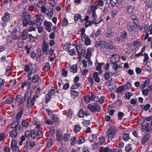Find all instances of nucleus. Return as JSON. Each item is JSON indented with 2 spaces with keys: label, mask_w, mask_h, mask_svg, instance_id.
I'll use <instances>...</instances> for the list:
<instances>
[{
  "label": "nucleus",
  "mask_w": 152,
  "mask_h": 152,
  "mask_svg": "<svg viewBox=\"0 0 152 152\" xmlns=\"http://www.w3.org/2000/svg\"><path fill=\"white\" fill-rule=\"evenodd\" d=\"M118 131V129L114 126L111 127L106 132L107 136L109 140H111L114 138V136Z\"/></svg>",
  "instance_id": "nucleus-1"
},
{
  "label": "nucleus",
  "mask_w": 152,
  "mask_h": 152,
  "mask_svg": "<svg viewBox=\"0 0 152 152\" xmlns=\"http://www.w3.org/2000/svg\"><path fill=\"white\" fill-rule=\"evenodd\" d=\"M31 72L28 73L27 75L28 79L29 80H31V82L34 83H37L39 82V76L38 75H33V77H31V75L33 74L34 73L35 71L34 70H30Z\"/></svg>",
  "instance_id": "nucleus-2"
},
{
  "label": "nucleus",
  "mask_w": 152,
  "mask_h": 152,
  "mask_svg": "<svg viewBox=\"0 0 152 152\" xmlns=\"http://www.w3.org/2000/svg\"><path fill=\"white\" fill-rule=\"evenodd\" d=\"M141 129L142 131L145 132H149L152 130V124L147 122H144L141 126Z\"/></svg>",
  "instance_id": "nucleus-3"
},
{
  "label": "nucleus",
  "mask_w": 152,
  "mask_h": 152,
  "mask_svg": "<svg viewBox=\"0 0 152 152\" xmlns=\"http://www.w3.org/2000/svg\"><path fill=\"white\" fill-rule=\"evenodd\" d=\"M87 108L92 112L96 111L100 112V105L96 103H94L92 104H89L87 107Z\"/></svg>",
  "instance_id": "nucleus-4"
},
{
  "label": "nucleus",
  "mask_w": 152,
  "mask_h": 152,
  "mask_svg": "<svg viewBox=\"0 0 152 152\" xmlns=\"http://www.w3.org/2000/svg\"><path fill=\"white\" fill-rule=\"evenodd\" d=\"M27 30L28 32L33 31V35H32L31 33L28 34L29 38L31 40L33 41L34 39L37 38L38 35L37 34L36 31L35 27L33 26H30L27 29Z\"/></svg>",
  "instance_id": "nucleus-5"
},
{
  "label": "nucleus",
  "mask_w": 152,
  "mask_h": 152,
  "mask_svg": "<svg viewBox=\"0 0 152 152\" xmlns=\"http://www.w3.org/2000/svg\"><path fill=\"white\" fill-rule=\"evenodd\" d=\"M19 121L16 119L11 125L10 127L12 129H15L17 130L20 131L23 129V127L19 125Z\"/></svg>",
  "instance_id": "nucleus-6"
},
{
  "label": "nucleus",
  "mask_w": 152,
  "mask_h": 152,
  "mask_svg": "<svg viewBox=\"0 0 152 152\" xmlns=\"http://www.w3.org/2000/svg\"><path fill=\"white\" fill-rule=\"evenodd\" d=\"M42 17L41 14H37L36 15V19L33 21V23L35 25H36L37 27L40 26L42 23Z\"/></svg>",
  "instance_id": "nucleus-7"
},
{
  "label": "nucleus",
  "mask_w": 152,
  "mask_h": 152,
  "mask_svg": "<svg viewBox=\"0 0 152 152\" xmlns=\"http://www.w3.org/2000/svg\"><path fill=\"white\" fill-rule=\"evenodd\" d=\"M38 97V95L34 96L32 98L26 101L27 102V105L26 107L28 108H29L30 107H32L34 105V102L36 98Z\"/></svg>",
  "instance_id": "nucleus-8"
},
{
  "label": "nucleus",
  "mask_w": 152,
  "mask_h": 152,
  "mask_svg": "<svg viewBox=\"0 0 152 152\" xmlns=\"http://www.w3.org/2000/svg\"><path fill=\"white\" fill-rule=\"evenodd\" d=\"M22 18L23 20H30L31 18L30 13L26 11L23 12L22 15Z\"/></svg>",
  "instance_id": "nucleus-9"
},
{
  "label": "nucleus",
  "mask_w": 152,
  "mask_h": 152,
  "mask_svg": "<svg viewBox=\"0 0 152 152\" xmlns=\"http://www.w3.org/2000/svg\"><path fill=\"white\" fill-rule=\"evenodd\" d=\"M90 95H87L85 97L84 99V101L86 103H88L90 101L92 100L94 96V94L93 92H91Z\"/></svg>",
  "instance_id": "nucleus-10"
},
{
  "label": "nucleus",
  "mask_w": 152,
  "mask_h": 152,
  "mask_svg": "<svg viewBox=\"0 0 152 152\" xmlns=\"http://www.w3.org/2000/svg\"><path fill=\"white\" fill-rule=\"evenodd\" d=\"M44 25L46 27V28L47 30L49 32L51 31V27H52V23L49 22L45 20L43 22Z\"/></svg>",
  "instance_id": "nucleus-11"
},
{
  "label": "nucleus",
  "mask_w": 152,
  "mask_h": 152,
  "mask_svg": "<svg viewBox=\"0 0 152 152\" xmlns=\"http://www.w3.org/2000/svg\"><path fill=\"white\" fill-rule=\"evenodd\" d=\"M49 50V45L46 42H44L42 45V51L44 54L47 55L48 54Z\"/></svg>",
  "instance_id": "nucleus-12"
},
{
  "label": "nucleus",
  "mask_w": 152,
  "mask_h": 152,
  "mask_svg": "<svg viewBox=\"0 0 152 152\" xmlns=\"http://www.w3.org/2000/svg\"><path fill=\"white\" fill-rule=\"evenodd\" d=\"M152 90V86H149L146 89H142V94L145 96H147L148 95L149 92L151 91Z\"/></svg>",
  "instance_id": "nucleus-13"
},
{
  "label": "nucleus",
  "mask_w": 152,
  "mask_h": 152,
  "mask_svg": "<svg viewBox=\"0 0 152 152\" xmlns=\"http://www.w3.org/2000/svg\"><path fill=\"white\" fill-rule=\"evenodd\" d=\"M11 148L13 152H20L19 148L16 146V144L13 141L11 142Z\"/></svg>",
  "instance_id": "nucleus-14"
},
{
  "label": "nucleus",
  "mask_w": 152,
  "mask_h": 152,
  "mask_svg": "<svg viewBox=\"0 0 152 152\" xmlns=\"http://www.w3.org/2000/svg\"><path fill=\"white\" fill-rule=\"evenodd\" d=\"M28 34L27 29H26L24 30L21 34V37L22 40H26L27 39Z\"/></svg>",
  "instance_id": "nucleus-15"
},
{
  "label": "nucleus",
  "mask_w": 152,
  "mask_h": 152,
  "mask_svg": "<svg viewBox=\"0 0 152 152\" xmlns=\"http://www.w3.org/2000/svg\"><path fill=\"white\" fill-rule=\"evenodd\" d=\"M114 34V32L112 31L110 28H108L107 29V31L104 33V35L107 37H110L113 36Z\"/></svg>",
  "instance_id": "nucleus-16"
},
{
  "label": "nucleus",
  "mask_w": 152,
  "mask_h": 152,
  "mask_svg": "<svg viewBox=\"0 0 152 152\" xmlns=\"http://www.w3.org/2000/svg\"><path fill=\"white\" fill-rule=\"evenodd\" d=\"M110 58L111 61L112 63H115L119 60V56L116 54H114Z\"/></svg>",
  "instance_id": "nucleus-17"
},
{
  "label": "nucleus",
  "mask_w": 152,
  "mask_h": 152,
  "mask_svg": "<svg viewBox=\"0 0 152 152\" xmlns=\"http://www.w3.org/2000/svg\"><path fill=\"white\" fill-rule=\"evenodd\" d=\"M10 19V15L8 12L5 13L4 15L1 18V20L3 22H7Z\"/></svg>",
  "instance_id": "nucleus-18"
},
{
  "label": "nucleus",
  "mask_w": 152,
  "mask_h": 152,
  "mask_svg": "<svg viewBox=\"0 0 152 152\" xmlns=\"http://www.w3.org/2000/svg\"><path fill=\"white\" fill-rule=\"evenodd\" d=\"M6 86L4 80L0 78V91H3L5 89Z\"/></svg>",
  "instance_id": "nucleus-19"
},
{
  "label": "nucleus",
  "mask_w": 152,
  "mask_h": 152,
  "mask_svg": "<svg viewBox=\"0 0 152 152\" xmlns=\"http://www.w3.org/2000/svg\"><path fill=\"white\" fill-rule=\"evenodd\" d=\"M18 131L16 129L12 130L10 133V136L12 138H15L17 137L18 134Z\"/></svg>",
  "instance_id": "nucleus-20"
},
{
  "label": "nucleus",
  "mask_w": 152,
  "mask_h": 152,
  "mask_svg": "<svg viewBox=\"0 0 152 152\" xmlns=\"http://www.w3.org/2000/svg\"><path fill=\"white\" fill-rule=\"evenodd\" d=\"M15 100L17 102H19L18 104L19 106L23 103L24 101L23 100V98L20 95L17 96L15 98Z\"/></svg>",
  "instance_id": "nucleus-21"
},
{
  "label": "nucleus",
  "mask_w": 152,
  "mask_h": 152,
  "mask_svg": "<svg viewBox=\"0 0 152 152\" xmlns=\"http://www.w3.org/2000/svg\"><path fill=\"white\" fill-rule=\"evenodd\" d=\"M54 9L53 8H48L47 10V12H46V14L49 17H52L53 15V11Z\"/></svg>",
  "instance_id": "nucleus-22"
},
{
  "label": "nucleus",
  "mask_w": 152,
  "mask_h": 152,
  "mask_svg": "<svg viewBox=\"0 0 152 152\" xmlns=\"http://www.w3.org/2000/svg\"><path fill=\"white\" fill-rule=\"evenodd\" d=\"M79 20V22L82 23L83 22V20L82 19V16L80 14H76L75 15L74 17V20L75 21H77Z\"/></svg>",
  "instance_id": "nucleus-23"
},
{
  "label": "nucleus",
  "mask_w": 152,
  "mask_h": 152,
  "mask_svg": "<svg viewBox=\"0 0 152 152\" xmlns=\"http://www.w3.org/2000/svg\"><path fill=\"white\" fill-rule=\"evenodd\" d=\"M77 66L76 65H73L70 66L69 69L70 72L74 74L76 73L77 71Z\"/></svg>",
  "instance_id": "nucleus-24"
},
{
  "label": "nucleus",
  "mask_w": 152,
  "mask_h": 152,
  "mask_svg": "<svg viewBox=\"0 0 152 152\" xmlns=\"http://www.w3.org/2000/svg\"><path fill=\"white\" fill-rule=\"evenodd\" d=\"M84 39V44L86 45H89L91 43V40L90 38H89L88 36L84 37H83V39Z\"/></svg>",
  "instance_id": "nucleus-25"
},
{
  "label": "nucleus",
  "mask_w": 152,
  "mask_h": 152,
  "mask_svg": "<svg viewBox=\"0 0 152 152\" xmlns=\"http://www.w3.org/2000/svg\"><path fill=\"white\" fill-rule=\"evenodd\" d=\"M70 92L72 98L74 99L78 96L79 93L78 92L74 90H71Z\"/></svg>",
  "instance_id": "nucleus-26"
},
{
  "label": "nucleus",
  "mask_w": 152,
  "mask_h": 152,
  "mask_svg": "<svg viewBox=\"0 0 152 152\" xmlns=\"http://www.w3.org/2000/svg\"><path fill=\"white\" fill-rule=\"evenodd\" d=\"M120 36L123 41H125L127 39V33L125 31H123L121 32Z\"/></svg>",
  "instance_id": "nucleus-27"
},
{
  "label": "nucleus",
  "mask_w": 152,
  "mask_h": 152,
  "mask_svg": "<svg viewBox=\"0 0 152 152\" xmlns=\"http://www.w3.org/2000/svg\"><path fill=\"white\" fill-rule=\"evenodd\" d=\"M31 93L29 92H26L24 96V101H26L31 99Z\"/></svg>",
  "instance_id": "nucleus-28"
},
{
  "label": "nucleus",
  "mask_w": 152,
  "mask_h": 152,
  "mask_svg": "<svg viewBox=\"0 0 152 152\" xmlns=\"http://www.w3.org/2000/svg\"><path fill=\"white\" fill-rule=\"evenodd\" d=\"M122 134L123 139L125 141H127L129 139V134L123 132Z\"/></svg>",
  "instance_id": "nucleus-29"
},
{
  "label": "nucleus",
  "mask_w": 152,
  "mask_h": 152,
  "mask_svg": "<svg viewBox=\"0 0 152 152\" xmlns=\"http://www.w3.org/2000/svg\"><path fill=\"white\" fill-rule=\"evenodd\" d=\"M26 145L27 146V148H32L34 147L36 145L35 142L34 141H30L28 142L26 141Z\"/></svg>",
  "instance_id": "nucleus-30"
},
{
  "label": "nucleus",
  "mask_w": 152,
  "mask_h": 152,
  "mask_svg": "<svg viewBox=\"0 0 152 152\" xmlns=\"http://www.w3.org/2000/svg\"><path fill=\"white\" fill-rule=\"evenodd\" d=\"M30 136L32 139H35L37 137V130H34L31 132Z\"/></svg>",
  "instance_id": "nucleus-31"
},
{
  "label": "nucleus",
  "mask_w": 152,
  "mask_h": 152,
  "mask_svg": "<svg viewBox=\"0 0 152 152\" xmlns=\"http://www.w3.org/2000/svg\"><path fill=\"white\" fill-rule=\"evenodd\" d=\"M110 4H111L112 6H115L117 3H120L122 0H109Z\"/></svg>",
  "instance_id": "nucleus-32"
},
{
  "label": "nucleus",
  "mask_w": 152,
  "mask_h": 152,
  "mask_svg": "<svg viewBox=\"0 0 152 152\" xmlns=\"http://www.w3.org/2000/svg\"><path fill=\"white\" fill-rule=\"evenodd\" d=\"M149 138V136L148 134H145L142 138L141 144H144L148 140Z\"/></svg>",
  "instance_id": "nucleus-33"
},
{
  "label": "nucleus",
  "mask_w": 152,
  "mask_h": 152,
  "mask_svg": "<svg viewBox=\"0 0 152 152\" xmlns=\"http://www.w3.org/2000/svg\"><path fill=\"white\" fill-rule=\"evenodd\" d=\"M14 100V99L12 97H9L5 100L6 103L8 104H12Z\"/></svg>",
  "instance_id": "nucleus-34"
},
{
  "label": "nucleus",
  "mask_w": 152,
  "mask_h": 152,
  "mask_svg": "<svg viewBox=\"0 0 152 152\" xmlns=\"http://www.w3.org/2000/svg\"><path fill=\"white\" fill-rule=\"evenodd\" d=\"M150 81L148 80H145L143 83L140 86L141 88H144L147 86L149 84Z\"/></svg>",
  "instance_id": "nucleus-35"
},
{
  "label": "nucleus",
  "mask_w": 152,
  "mask_h": 152,
  "mask_svg": "<svg viewBox=\"0 0 152 152\" xmlns=\"http://www.w3.org/2000/svg\"><path fill=\"white\" fill-rule=\"evenodd\" d=\"M85 29L83 27L81 29V34H80L81 38H82V40L83 41V37H84L87 36L86 34H85Z\"/></svg>",
  "instance_id": "nucleus-36"
},
{
  "label": "nucleus",
  "mask_w": 152,
  "mask_h": 152,
  "mask_svg": "<svg viewBox=\"0 0 152 152\" xmlns=\"http://www.w3.org/2000/svg\"><path fill=\"white\" fill-rule=\"evenodd\" d=\"M70 133H67L65 134L63 138L65 142H68L70 138Z\"/></svg>",
  "instance_id": "nucleus-37"
},
{
  "label": "nucleus",
  "mask_w": 152,
  "mask_h": 152,
  "mask_svg": "<svg viewBox=\"0 0 152 152\" xmlns=\"http://www.w3.org/2000/svg\"><path fill=\"white\" fill-rule=\"evenodd\" d=\"M23 110V108H22L19 111L16 116V118H17V119H18L19 120V119L20 118L22 115Z\"/></svg>",
  "instance_id": "nucleus-38"
},
{
  "label": "nucleus",
  "mask_w": 152,
  "mask_h": 152,
  "mask_svg": "<svg viewBox=\"0 0 152 152\" xmlns=\"http://www.w3.org/2000/svg\"><path fill=\"white\" fill-rule=\"evenodd\" d=\"M134 7L129 5L128 7L127 10L128 13H131L134 11Z\"/></svg>",
  "instance_id": "nucleus-39"
},
{
  "label": "nucleus",
  "mask_w": 152,
  "mask_h": 152,
  "mask_svg": "<svg viewBox=\"0 0 152 152\" xmlns=\"http://www.w3.org/2000/svg\"><path fill=\"white\" fill-rule=\"evenodd\" d=\"M97 137L96 134H93L89 137V139L90 141L92 142H95L97 140Z\"/></svg>",
  "instance_id": "nucleus-40"
},
{
  "label": "nucleus",
  "mask_w": 152,
  "mask_h": 152,
  "mask_svg": "<svg viewBox=\"0 0 152 152\" xmlns=\"http://www.w3.org/2000/svg\"><path fill=\"white\" fill-rule=\"evenodd\" d=\"M104 77L105 80H107L110 77V73L108 71L106 72L104 75Z\"/></svg>",
  "instance_id": "nucleus-41"
},
{
  "label": "nucleus",
  "mask_w": 152,
  "mask_h": 152,
  "mask_svg": "<svg viewBox=\"0 0 152 152\" xmlns=\"http://www.w3.org/2000/svg\"><path fill=\"white\" fill-rule=\"evenodd\" d=\"M92 20L95 22L97 18V16L96 15V11L95 10H93L92 12Z\"/></svg>",
  "instance_id": "nucleus-42"
},
{
  "label": "nucleus",
  "mask_w": 152,
  "mask_h": 152,
  "mask_svg": "<svg viewBox=\"0 0 152 152\" xmlns=\"http://www.w3.org/2000/svg\"><path fill=\"white\" fill-rule=\"evenodd\" d=\"M81 129V127L79 125H77L74 126V132L76 133L78 132Z\"/></svg>",
  "instance_id": "nucleus-43"
},
{
  "label": "nucleus",
  "mask_w": 152,
  "mask_h": 152,
  "mask_svg": "<svg viewBox=\"0 0 152 152\" xmlns=\"http://www.w3.org/2000/svg\"><path fill=\"white\" fill-rule=\"evenodd\" d=\"M77 142V140L76 137H72L70 140V145H74L75 143H76Z\"/></svg>",
  "instance_id": "nucleus-44"
},
{
  "label": "nucleus",
  "mask_w": 152,
  "mask_h": 152,
  "mask_svg": "<svg viewBox=\"0 0 152 152\" xmlns=\"http://www.w3.org/2000/svg\"><path fill=\"white\" fill-rule=\"evenodd\" d=\"M112 64H113V68L114 70H117L119 68H120V66L117 64L116 62L112 63Z\"/></svg>",
  "instance_id": "nucleus-45"
},
{
  "label": "nucleus",
  "mask_w": 152,
  "mask_h": 152,
  "mask_svg": "<svg viewBox=\"0 0 152 152\" xmlns=\"http://www.w3.org/2000/svg\"><path fill=\"white\" fill-rule=\"evenodd\" d=\"M80 86V84L77 83H75L72 86L71 89H77Z\"/></svg>",
  "instance_id": "nucleus-46"
},
{
  "label": "nucleus",
  "mask_w": 152,
  "mask_h": 152,
  "mask_svg": "<svg viewBox=\"0 0 152 152\" xmlns=\"http://www.w3.org/2000/svg\"><path fill=\"white\" fill-rule=\"evenodd\" d=\"M68 23L67 20L65 18H64L62 23V26L63 27L66 26L67 25Z\"/></svg>",
  "instance_id": "nucleus-47"
},
{
  "label": "nucleus",
  "mask_w": 152,
  "mask_h": 152,
  "mask_svg": "<svg viewBox=\"0 0 152 152\" xmlns=\"http://www.w3.org/2000/svg\"><path fill=\"white\" fill-rule=\"evenodd\" d=\"M150 107V105L149 104H147L145 106L142 105L141 106V108L145 111L148 110Z\"/></svg>",
  "instance_id": "nucleus-48"
},
{
  "label": "nucleus",
  "mask_w": 152,
  "mask_h": 152,
  "mask_svg": "<svg viewBox=\"0 0 152 152\" xmlns=\"http://www.w3.org/2000/svg\"><path fill=\"white\" fill-rule=\"evenodd\" d=\"M85 141V138L84 137L82 136L80 137L78 141V144H81L84 142Z\"/></svg>",
  "instance_id": "nucleus-49"
},
{
  "label": "nucleus",
  "mask_w": 152,
  "mask_h": 152,
  "mask_svg": "<svg viewBox=\"0 0 152 152\" xmlns=\"http://www.w3.org/2000/svg\"><path fill=\"white\" fill-rule=\"evenodd\" d=\"M95 22L92 20V21L90 20L88 21L85 23V26L86 27H88L90 26L93 23H95Z\"/></svg>",
  "instance_id": "nucleus-50"
},
{
  "label": "nucleus",
  "mask_w": 152,
  "mask_h": 152,
  "mask_svg": "<svg viewBox=\"0 0 152 152\" xmlns=\"http://www.w3.org/2000/svg\"><path fill=\"white\" fill-rule=\"evenodd\" d=\"M107 49L108 51H110V52H112L114 51L115 50V48L112 45L109 44L107 46Z\"/></svg>",
  "instance_id": "nucleus-51"
},
{
  "label": "nucleus",
  "mask_w": 152,
  "mask_h": 152,
  "mask_svg": "<svg viewBox=\"0 0 152 152\" xmlns=\"http://www.w3.org/2000/svg\"><path fill=\"white\" fill-rule=\"evenodd\" d=\"M100 46L103 48H105L107 46V43L104 41H101L99 42Z\"/></svg>",
  "instance_id": "nucleus-52"
},
{
  "label": "nucleus",
  "mask_w": 152,
  "mask_h": 152,
  "mask_svg": "<svg viewBox=\"0 0 152 152\" xmlns=\"http://www.w3.org/2000/svg\"><path fill=\"white\" fill-rule=\"evenodd\" d=\"M78 115L80 117H84V111L82 109H80L78 113Z\"/></svg>",
  "instance_id": "nucleus-53"
},
{
  "label": "nucleus",
  "mask_w": 152,
  "mask_h": 152,
  "mask_svg": "<svg viewBox=\"0 0 152 152\" xmlns=\"http://www.w3.org/2000/svg\"><path fill=\"white\" fill-rule=\"evenodd\" d=\"M132 93L128 92L126 93L125 95V98L126 99H130V97L131 96H132Z\"/></svg>",
  "instance_id": "nucleus-54"
},
{
  "label": "nucleus",
  "mask_w": 152,
  "mask_h": 152,
  "mask_svg": "<svg viewBox=\"0 0 152 152\" xmlns=\"http://www.w3.org/2000/svg\"><path fill=\"white\" fill-rule=\"evenodd\" d=\"M98 65L96 67V69L97 71H99V74H101L102 73V66L98 64Z\"/></svg>",
  "instance_id": "nucleus-55"
},
{
  "label": "nucleus",
  "mask_w": 152,
  "mask_h": 152,
  "mask_svg": "<svg viewBox=\"0 0 152 152\" xmlns=\"http://www.w3.org/2000/svg\"><path fill=\"white\" fill-rule=\"evenodd\" d=\"M146 6L149 7H152V0H146Z\"/></svg>",
  "instance_id": "nucleus-56"
},
{
  "label": "nucleus",
  "mask_w": 152,
  "mask_h": 152,
  "mask_svg": "<svg viewBox=\"0 0 152 152\" xmlns=\"http://www.w3.org/2000/svg\"><path fill=\"white\" fill-rule=\"evenodd\" d=\"M125 150L127 152H130L132 149V147L131 145H127L125 146Z\"/></svg>",
  "instance_id": "nucleus-57"
},
{
  "label": "nucleus",
  "mask_w": 152,
  "mask_h": 152,
  "mask_svg": "<svg viewBox=\"0 0 152 152\" xmlns=\"http://www.w3.org/2000/svg\"><path fill=\"white\" fill-rule=\"evenodd\" d=\"M50 68V65L48 62L46 63L45 65L44 69L46 71H48Z\"/></svg>",
  "instance_id": "nucleus-58"
},
{
  "label": "nucleus",
  "mask_w": 152,
  "mask_h": 152,
  "mask_svg": "<svg viewBox=\"0 0 152 152\" xmlns=\"http://www.w3.org/2000/svg\"><path fill=\"white\" fill-rule=\"evenodd\" d=\"M124 86H125V89L126 90H128L132 87L131 83L129 82L127 83Z\"/></svg>",
  "instance_id": "nucleus-59"
},
{
  "label": "nucleus",
  "mask_w": 152,
  "mask_h": 152,
  "mask_svg": "<svg viewBox=\"0 0 152 152\" xmlns=\"http://www.w3.org/2000/svg\"><path fill=\"white\" fill-rule=\"evenodd\" d=\"M124 88L125 86H122L118 88L117 89V92L121 93L123 91L124 89H125Z\"/></svg>",
  "instance_id": "nucleus-60"
},
{
  "label": "nucleus",
  "mask_w": 152,
  "mask_h": 152,
  "mask_svg": "<svg viewBox=\"0 0 152 152\" xmlns=\"http://www.w3.org/2000/svg\"><path fill=\"white\" fill-rule=\"evenodd\" d=\"M68 53L70 55H74L76 54L75 50L74 49L69 50L68 51Z\"/></svg>",
  "instance_id": "nucleus-61"
},
{
  "label": "nucleus",
  "mask_w": 152,
  "mask_h": 152,
  "mask_svg": "<svg viewBox=\"0 0 152 152\" xmlns=\"http://www.w3.org/2000/svg\"><path fill=\"white\" fill-rule=\"evenodd\" d=\"M48 2L53 7L56 5V2L54 0H48Z\"/></svg>",
  "instance_id": "nucleus-62"
},
{
  "label": "nucleus",
  "mask_w": 152,
  "mask_h": 152,
  "mask_svg": "<svg viewBox=\"0 0 152 152\" xmlns=\"http://www.w3.org/2000/svg\"><path fill=\"white\" fill-rule=\"evenodd\" d=\"M99 142H98L101 145L102 144L105 140V138L104 137H101L99 138Z\"/></svg>",
  "instance_id": "nucleus-63"
},
{
  "label": "nucleus",
  "mask_w": 152,
  "mask_h": 152,
  "mask_svg": "<svg viewBox=\"0 0 152 152\" xmlns=\"http://www.w3.org/2000/svg\"><path fill=\"white\" fill-rule=\"evenodd\" d=\"M110 152H122L121 149L113 148L110 149Z\"/></svg>",
  "instance_id": "nucleus-64"
}]
</instances>
